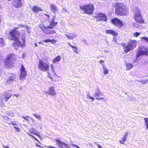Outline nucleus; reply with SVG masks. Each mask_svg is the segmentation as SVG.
Instances as JSON below:
<instances>
[{"mask_svg": "<svg viewBox=\"0 0 148 148\" xmlns=\"http://www.w3.org/2000/svg\"><path fill=\"white\" fill-rule=\"evenodd\" d=\"M9 2L11 0H7Z\"/></svg>", "mask_w": 148, "mask_h": 148, "instance_id": "obj_54", "label": "nucleus"}, {"mask_svg": "<svg viewBox=\"0 0 148 148\" xmlns=\"http://www.w3.org/2000/svg\"><path fill=\"white\" fill-rule=\"evenodd\" d=\"M48 77L49 78H50V79H51V80H53V81L54 80L53 79H52V78L51 77V75L48 73Z\"/></svg>", "mask_w": 148, "mask_h": 148, "instance_id": "obj_46", "label": "nucleus"}, {"mask_svg": "<svg viewBox=\"0 0 148 148\" xmlns=\"http://www.w3.org/2000/svg\"><path fill=\"white\" fill-rule=\"evenodd\" d=\"M49 148H56V147H54L53 146H51L49 147Z\"/></svg>", "mask_w": 148, "mask_h": 148, "instance_id": "obj_51", "label": "nucleus"}, {"mask_svg": "<svg viewBox=\"0 0 148 148\" xmlns=\"http://www.w3.org/2000/svg\"><path fill=\"white\" fill-rule=\"evenodd\" d=\"M103 93L100 91L99 89L98 88V91L95 94L94 97H95V99L97 100L103 99H104V97H100L103 95Z\"/></svg>", "mask_w": 148, "mask_h": 148, "instance_id": "obj_16", "label": "nucleus"}, {"mask_svg": "<svg viewBox=\"0 0 148 148\" xmlns=\"http://www.w3.org/2000/svg\"><path fill=\"white\" fill-rule=\"evenodd\" d=\"M144 120L146 128L148 129V118H144Z\"/></svg>", "mask_w": 148, "mask_h": 148, "instance_id": "obj_30", "label": "nucleus"}, {"mask_svg": "<svg viewBox=\"0 0 148 148\" xmlns=\"http://www.w3.org/2000/svg\"><path fill=\"white\" fill-rule=\"evenodd\" d=\"M23 119H25L26 121H28V118H29V116H22L21 117Z\"/></svg>", "mask_w": 148, "mask_h": 148, "instance_id": "obj_40", "label": "nucleus"}, {"mask_svg": "<svg viewBox=\"0 0 148 148\" xmlns=\"http://www.w3.org/2000/svg\"><path fill=\"white\" fill-rule=\"evenodd\" d=\"M87 98L88 99H91L92 101H94L95 99L94 97L91 96H90L89 94H88L87 95Z\"/></svg>", "mask_w": 148, "mask_h": 148, "instance_id": "obj_33", "label": "nucleus"}, {"mask_svg": "<svg viewBox=\"0 0 148 148\" xmlns=\"http://www.w3.org/2000/svg\"><path fill=\"white\" fill-rule=\"evenodd\" d=\"M67 38L69 39H72L75 38L77 35L75 34L72 33H68V34H65Z\"/></svg>", "mask_w": 148, "mask_h": 148, "instance_id": "obj_22", "label": "nucleus"}, {"mask_svg": "<svg viewBox=\"0 0 148 148\" xmlns=\"http://www.w3.org/2000/svg\"><path fill=\"white\" fill-rule=\"evenodd\" d=\"M136 22L139 23H144V20L141 14V11L138 7L136 8V11L133 17Z\"/></svg>", "mask_w": 148, "mask_h": 148, "instance_id": "obj_6", "label": "nucleus"}, {"mask_svg": "<svg viewBox=\"0 0 148 148\" xmlns=\"http://www.w3.org/2000/svg\"><path fill=\"white\" fill-rule=\"evenodd\" d=\"M57 145L60 148H69V146L67 144L65 143L58 139H55Z\"/></svg>", "mask_w": 148, "mask_h": 148, "instance_id": "obj_12", "label": "nucleus"}, {"mask_svg": "<svg viewBox=\"0 0 148 148\" xmlns=\"http://www.w3.org/2000/svg\"><path fill=\"white\" fill-rule=\"evenodd\" d=\"M33 115L34 117H35L37 119L40 120L41 119V116L40 115H37L35 114H33Z\"/></svg>", "mask_w": 148, "mask_h": 148, "instance_id": "obj_36", "label": "nucleus"}, {"mask_svg": "<svg viewBox=\"0 0 148 148\" xmlns=\"http://www.w3.org/2000/svg\"><path fill=\"white\" fill-rule=\"evenodd\" d=\"M144 50H142L141 49H139V50L137 52L136 55V58H137L141 55H148V49L145 48L144 49Z\"/></svg>", "mask_w": 148, "mask_h": 148, "instance_id": "obj_11", "label": "nucleus"}, {"mask_svg": "<svg viewBox=\"0 0 148 148\" xmlns=\"http://www.w3.org/2000/svg\"><path fill=\"white\" fill-rule=\"evenodd\" d=\"M50 40L49 39H47L43 40V42L45 43H47L49 42H50Z\"/></svg>", "mask_w": 148, "mask_h": 148, "instance_id": "obj_41", "label": "nucleus"}, {"mask_svg": "<svg viewBox=\"0 0 148 148\" xmlns=\"http://www.w3.org/2000/svg\"><path fill=\"white\" fill-rule=\"evenodd\" d=\"M17 2L16 0L13 1V5L14 7L16 8H18L21 6V0H17Z\"/></svg>", "mask_w": 148, "mask_h": 148, "instance_id": "obj_21", "label": "nucleus"}, {"mask_svg": "<svg viewBox=\"0 0 148 148\" xmlns=\"http://www.w3.org/2000/svg\"><path fill=\"white\" fill-rule=\"evenodd\" d=\"M79 8L84 14L89 15L92 14L94 10V6L92 3L85 4L82 5H80Z\"/></svg>", "mask_w": 148, "mask_h": 148, "instance_id": "obj_4", "label": "nucleus"}, {"mask_svg": "<svg viewBox=\"0 0 148 148\" xmlns=\"http://www.w3.org/2000/svg\"><path fill=\"white\" fill-rule=\"evenodd\" d=\"M13 54L12 53L9 54L6 58L4 61V65L5 68L7 69L11 68L14 66L12 61L15 60V58H13Z\"/></svg>", "mask_w": 148, "mask_h": 148, "instance_id": "obj_5", "label": "nucleus"}, {"mask_svg": "<svg viewBox=\"0 0 148 148\" xmlns=\"http://www.w3.org/2000/svg\"><path fill=\"white\" fill-rule=\"evenodd\" d=\"M140 34L141 33L140 32H136L134 33L133 34V36L134 37H137L140 35Z\"/></svg>", "mask_w": 148, "mask_h": 148, "instance_id": "obj_32", "label": "nucleus"}, {"mask_svg": "<svg viewBox=\"0 0 148 148\" xmlns=\"http://www.w3.org/2000/svg\"><path fill=\"white\" fill-rule=\"evenodd\" d=\"M51 70L53 72L54 71V68H53V65L51 64Z\"/></svg>", "mask_w": 148, "mask_h": 148, "instance_id": "obj_47", "label": "nucleus"}, {"mask_svg": "<svg viewBox=\"0 0 148 148\" xmlns=\"http://www.w3.org/2000/svg\"><path fill=\"white\" fill-rule=\"evenodd\" d=\"M50 42L52 44H54L56 42V41L55 39L50 40Z\"/></svg>", "mask_w": 148, "mask_h": 148, "instance_id": "obj_42", "label": "nucleus"}, {"mask_svg": "<svg viewBox=\"0 0 148 148\" xmlns=\"http://www.w3.org/2000/svg\"><path fill=\"white\" fill-rule=\"evenodd\" d=\"M3 147L5 148H10L8 146H3Z\"/></svg>", "mask_w": 148, "mask_h": 148, "instance_id": "obj_52", "label": "nucleus"}, {"mask_svg": "<svg viewBox=\"0 0 148 148\" xmlns=\"http://www.w3.org/2000/svg\"><path fill=\"white\" fill-rule=\"evenodd\" d=\"M35 47H37V44L35 43Z\"/></svg>", "mask_w": 148, "mask_h": 148, "instance_id": "obj_53", "label": "nucleus"}, {"mask_svg": "<svg viewBox=\"0 0 148 148\" xmlns=\"http://www.w3.org/2000/svg\"><path fill=\"white\" fill-rule=\"evenodd\" d=\"M113 6L115 8V14L118 16H127L129 13V8L123 3H115Z\"/></svg>", "mask_w": 148, "mask_h": 148, "instance_id": "obj_3", "label": "nucleus"}, {"mask_svg": "<svg viewBox=\"0 0 148 148\" xmlns=\"http://www.w3.org/2000/svg\"><path fill=\"white\" fill-rule=\"evenodd\" d=\"M12 96V94H9V93L6 92H4V94L1 95L0 99L2 101L3 100V98H4L5 101L7 102Z\"/></svg>", "mask_w": 148, "mask_h": 148, "instance_id": "obj_13", "label": "nucleus"}, {"mask_svg": "<svg viewBox=\"0 0 148 148\" xmlns=\"http://www.w3.org/2000/svg\"><path fill=\"white\" fill-rule=\"evenodd\" d=\"M111 22L113 25L119 28H122L124 25L123 22L117 17H114L112 19Z\"/></svg>", "mask_w": 148, "mask_h": 148, "instance_id": "obj_8", "label": "nucleus"}, {"mask_svg": "<svg viewBox=\"0 0 148 148\" xmlns=\"http://www.w3.org/2000/svg\"><path fill=\"white\" fill-rule=\"evenodd\" d=\"M61 59V57L60 56H57L55 57L52 60L53 63H55L56 62L60 61Z\"/></svg>", "mask_w": 148, "mask_h": 148, "instance_id": "obj_25", "label": "nucleus"}, {"mask_svg": "<svg viewBox=\"0 0 148 148\" xmlns=\"http://www.w3.org/2000/svg\"><path fill=\"white\" fill-rule=\"evenodd\" d=\"M1 19L0 18V23H1Z\"/></svg>", "mask_w": 148, "mask_h": 148, "instance_id": "obj_55", "label": "nucleus"}, {"mask_svg": "<svg viewBox=\"0 0 148 148\" xmlns=\"http://www.w3.org/2000/svg\"><path fill=\"white\" fill-rule=\"evenodd\" d=\"M33 12L37 13L38 12L42 11V10L40 8L37 6H33L31 9Z\"/></svg>", "mask_w": 148, "mask_h": 148, "instance_id": "obj_20", "label": "nucleus"}, {"mask_svg": "<svg viewBox=\"0 0 148 148\" xmlns=\"http://www.w3.org/2000/svg\"><path fill=\"white\" fill-rule=\"evenodd\" d=\"M132 49L135 48L137 45L136 40H130L127 43Z\"/></svg>", "mask_w": 148, "mask_h": 148, "instance_id": "obj_15", "label": "nucleus"}, {"mask_svg": "<svg viewBox=\"0 0 148 148\" xmlns=\"http://www.w3.org/2000/svg\"><path fill=\"white\" fill-rule=\"evenodd\" d=\"M18 27H15L9 32L8 38L10 40H12L14 42L12 43L13 46L17 49L19 47H23L24 46L25 43V40L23 39V44L20 40L18 37L16 35L19 36L20 33L19 31L17 30Z\"/></svg>", "mask_w": 148, "mask_h": 148, "instance_id": "obj_1", "label": "nucleus"}, {"mask_svg": "<svg viewBox=\"0 0 148 148\" xmlns=\"http://www.w3.org/2000/svg\"><path fill=\"white\" fill-rule=\"evenodd\" d=\"M44 15L48 17L47 19H49V18L50 17V16L49 14H45Z\"/></svg>", "mask_w": 148, "mask_h": 148, "instance_id": "obj_48", "label": "nucleus"}, {"mask_svg": "<svg viewBox=\"0 0 148 148\" xmlns=\"http://www.w3.org/2000/svg\"><path fill=\"white\" fill-rule=\"evenodd\" d=\"M128 135V133L127 132H126L125 133V134L123 137L122 139L121 140L119 141V142L122 144H124L126 140V138Z\"/></svg>", "mask_w": 148, "mask_h": 148, "instance_id": "obj_23", "label": "nucleus"}, {"mask_svg": "<svg viewBox=\"0 0 148 148\" xmlns=\"http://www.w3.org/2000/svg\"><path fill=\"white\" fill-rule=\"evenodd\" d=\"M14 128L16 132H19L20 131V128L16 126H14Z\"/></svg>", "mask_w": 148, "mask_h": 148, "instance_id": "obj_38", "label": "nucleus"}, {"mask_svg": "<svg viewBox=\"0 0 148 148\" xmlns=\"http://www.w3.org/2000/svg\"><path fill=\"white\" fill-rule=\"evenodd\" d=\"M14 95L16 97H18L19 96V95L18 94H17L16 95Z\"/></svg>", "mask_w": 148, "mask_h": 148, "instance_id": "obj_50", "label": "nucleus"}, {"mask_svg": "<svg viewBox=\"0 0 148 148\" xmlns=\"http://www.w3.org/2000/svg\"><path fill=\"white\" fill-rule=\"evenodd\" d=\"M48 93L53 96H55L56 94V91L54 90V86H51L49 88Z\"/></svg>", "mask_w": 148, "mask_h": 148, "instance_id": "obj_18", "label": "nucleus"}, {"mask_svg": "<svg viewBox=\"0 0 148 148\" xmlns=\"http://www.w3.org/2000/svg\"><path fill=\"white\" fill-rule=\"evenodd\" d=\"M68 45L69 46H70L71 47H72L73 50V51H74V52L76 53H78V49L76 47H75L74 46H73V45H71L70 43H68Z\"/></svg>", "mask_w": 148, "mask_h": 148, "instance_id": "obj_26", "label": "nucleus"}, {"mask_svg": "<svg viewBox=\"0 0 148 148\" xmlns=\"http://www.w3.org/2000/svg\"><path fill=\"white\" fill-rule=\"evenodd\" d=\"M49 23L48 25V23H47L46 22H41L38 24V27L43 33L46 34H51L56 33L55 30L50 29L54 28L58 24V22L54 21V18L53 17Z\"/></svg>", "mask_w": 148, "mask_h": 148, "instance_id": "obj_2", "label": "nucleus"}, {"mask_svg": "<svg viewBox=\"0 0 148 148\" xmlns=\"http://www.w3.org/2000/svg\"><path fill=\"white\" fill-rule=\"evenodd\" d=\"M97 146L99 148H102V147H101V146L99 144H98L97 145Z\"/></svg>", "mask_w": 148, "mask_h": 148, "instance_id": "obj_49", "label": "nucleus"}, {"mask_svg": "<svg viewBox=\"0 0 148 148\" xmlns=\"http://www.w3.org/2000/svg\"><path fill=\"white\" fill-rule=\"evenodd\" d=\"M1 116L3 118V121L5 123H7L8 121H9L10 119V118L7 116H5L2 115Z\"/></svg>", "mask_w": 148, "mask_h": 148, "instance_id": "obj_27", "label": "nucleus"}, {"mask_svg": "<svg viewBox=\"0 0 148 148\" xmlns=\"http://www.w3.org/2000/svg\"><path fill=\"white\" fill-rule=\"evenodd\" d=\"M38 43H39V44H41V42H39Z\"/></svg>", "mask_w": 148, "mask_h": 148, "instance_id": "obj_56", "label": "nucleus"}, {"mask_svg": "<svg viewBox=\"0 0 148 148\" xmlns=\"http://www.w3.org/2000/svg\"><path fill=\"white\" fill-rule=\"evenodd\" d=\"M4 41L3 38H0V47H2L5 45Z\"/></svg>", "mask_w": 148, "mask_h": 148, "instance_id": "obj_29", "label": "nucleus"}, {"mask_svg": "<svg viewBox=\"0 0 148 148\" xmlns=\"http://www.w3.org/2000/svg\"><path fill=\"white\" fill-rule=\"evenodd\" d=\"M8 125H17V124L16 123V122L15 121H11V122L10 123H8Z\"/></svg>", "mask_w": 148, "mask_h": 148, "instance_id": "obj_37", "label": "nucleus"}, {"mask_svg": "<svg viewBox=\"0 0 148 148\" xmlns=\"http://www.w3.org/2000/svg\"><path fill=\"white\" fill-rule=\"evenodd\" d=\"M38 67L41 71H47L49 70L50 64L49 63L43 62L40 60L38 64Z\"/></svg>", "mask_w": 148, "mask_h": 148, "instance_id": "obj_7", "label": "nucleus"}, {"mask_svg": "<svg viewBox=\"0 0 148 148\" xmlns=\"http://www.w3.org/2000/svg\"><path fill=\"white\" fill-rule=\"evenodd\" d=\"M11 75L8 76V78L6 81L7 84H10L11 82H12L15 80L16 77L15 75L11 74Z\"/></svg>", "mask_w": 148, "mask_h": 148, "instance_id": "obj_14", "label": "nucleus"}, {"mask_svg": "<svg viewBox=\"0 0 148 148\" xmlns=\"http://www.w3.org/2000/svg\"><path fill=\"white\" fill-rule=\"evenodd\" d=\"M147 82H148V79H147V80L145 81H142V83L143 84H146L147 83Z\"/></svg>", "mask_w": 148, "mask_h": 148, "instance_id": "obj_45", "label": "nucleus"}, {"mask_svg": "<svg viewBox=\"0 0 148 148\" xmlns=\"http://www.w3.org/2000/svg\"><path fill=\"white\" fill-rule=\"evenodd\" d=\"M103 73L104 74H107L108 73V70L106 69L104 66L103 67Z\"/></svg>", "mask_w": 148, "mask_h": 148, "instance_id": "obj_34", "label": "nucleus"}, {"mask_svg": "<svg viewBox=\"0 0 148 148\" xmlns=\"http://www.w3.org/2000/svg\"><path fill=\"white\" fill-rule=\"evenodd\" d=\"M133 66V64L131 63H127L126 64V67L127 70H130Z\"/></svg>", "mask_w": 148, "mask_h": 148, "instance_id": "obj_28", "label": "nucleus"}, {"mask_svg": "<svg viewBox=\"0 0 148 148\" xmlns=\"http://www.w3.org/2000/svg\"><path fill=\"white\" fill-rule=\"evenodd\" d=\"M7 114V115L10 117H12L14 116V113L10 111H8Z\"/></svg>", "mask_w": 148, "mask_h": 148, "instance_id": "obj_31", "label": "nucleus"}, {"mask_svg": "<svg viewBox=\"0 0 148 148\" xmlns=\"http://www.w3.org/2000/svg\"><path fill=\"white\" fill-rule=\"evenodd\" d=\"M29 136H30L32 137L34 139H35L37 141H38V140L33 135H32L31 134H29Z\"/></svg>", "mask_w": 148, "mask_h": 148, "instance_id": "obj_43", "label": "nucleus"}, {"mask_svg": "<svg viewBox=\"0 0 148 148\" xmlns=\"http://www.w3.org/2000/svg\"><path fill=\"white\" fill-rule=\"evenodd\" d=\"M105 32L107 34H111L114 36H117V33L115 32V30L112 29H107Z\"/></svg>", "mask_w": 148, "mask_h": 148, "instance_id": "obj_19", "label": "nucleus"}, {"mask_svg": "<svg viewBox=\"0 0 148 148\" xmlns=\"http://www.w3.org/2000/svg\"><path fill=\"white\" fill-rule=\"evenodd\" d=\"M121 45L123 47L124 52L125 53H127L132 50L128 44L126 45L125 43H122L121 44Z\"/></svg>", "mask_w": 148, "mask_h": 148, "instance_id": "obj_17", "label": "nucleus"}, {"mask_svg": "<svg viewBox=\"0 0 148 148\" xmlns=\"http://www.w3.org/2000/svg\"><path fill=\"white\" fill-rule=\"evenodd\" d=\"M31 133L33 134H34V135H35L36 136H37L38 137L40 138V136L38 133H36L35 132H32Z\"/></svg>", "mask_w": 148, "mask_h": 148, "instance_id": "obj_39", "label": "nucleus"}, {"mask_svg": "<svg viewBox=\"0 0 148 148\" xmlns=\"http://www.w3.org/2000/svg\"><path fill=\"white\" fill-rule=\"evenodd\" d=\"M21 67L20 69V73L19 78L21 79H24L27 75V72L23 65L22 64L21 65Z\"/></svg>", "mask_w": 148, "mask_h": 148, "instance_id": "obj_9", "label": "nucleus"}, {"mask_svg": "<svg viewBox=\"0 0 148 148\" xmlns=\"http://www.w3.org/2000/svg\"><path fill=\"white\" fill-rule=\"evenodd\" d=\"M50 7L52 12H55L57 11V8L55 4H51L50 5Z\"/></svg>", "mask_w": 148, "mask_h": 148, "instance_id": "obj_24", "label": "nucleus"}, {"mask_svg": "<svg viewBox=\"0 0 148 148\" xmlns=\"http://www.w3.org/2000/svg\"><path fill=\"white\" fill-rule=\"evenodd\" d=\"M141 39L143 41L146 40V42H148V38L147 37H141Z\"/></svg>", "mask_w": 148, "mask_h": 148, "instance_id": "obj_35", "label": "nucleus"}, {"mask_svg": "<svg viewBox=\"0 0 148 148\" xmlns=\"http://www.w3.org/2000/svg\"><path fill=\"white\" fill-rule=\"evenodd\" d=\"M95 17L99 21H106L107 20V16L105 13L101 12L98 13L95 16Z\"/></svg>", "mask_w": 148, "mask_h": 148, "instance_id": "obj_10", "label": "nucleus"}, {"mask_svg": "<svg viewBox=\"0 0 148 148\" xmlns=\"http://www.w3.org/2000/svg\"><path fill=\"white\" fill-rule=\"evenodd\" d=\"M99 62L102 65H104V60H100L99 61Z\"/></svg>", "mask_w": 148, "mask_h": 148, "instance_id": "obj_44", "label": "nucleus"}]
</instances>
